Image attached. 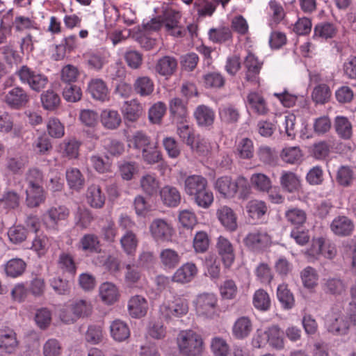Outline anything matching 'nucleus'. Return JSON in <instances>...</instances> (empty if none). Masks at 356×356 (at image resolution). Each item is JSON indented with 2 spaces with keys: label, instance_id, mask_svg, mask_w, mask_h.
Segmentation results:
<instances>
[{
  "label": "nucleus",
  "instance_id": "e433bc0d",
  "mask_svg": "<svg viewBox=\"0 0 356 356\" xmlns=\"http://www.w3.org/2000/svg\"><path fill=\"white\" fill-rule=\"evenodd\" d=\"M86 200L92 207L99 209L104 206L106 197L99 186L92 184L88 188Z\"/></svg>",
  "mask_w": 356,
  "mask_h": 356
},
{
  "label": "nucleus",
  "instance_id": "7c9ffc66",
  "mask_svg": "<svg viewBox=\"0 0 356 356\" xmlns=\"http://www.w3.org/2000/svg\"><path fill=\"white\" fill-rule=\"evenodd\" d=\"M28 161V157L24 155L8 156L6 159L5 169L13 175L21 174L27 165Z\"/></svg>",
  "mask_w": 356,
  "mask_h": 356
},
{
  "label": "nucleus",
  "instance_id": "7ed1b4c3",
  "mask_svg": "<svg viewBox=\"0 0 356 356\" xmlns=\"http://www.w3.org/2000/svg\"><path fill=\"white\" fill-rule=\"evenodd\" d=\"M177 340L179 351L185 356H197L202 351L203 339L193 330L181 331Z\"/></svg>",
  "mask_w": 356,
  "mask_h": 356
},
{
  "label": "nucleus",
  "instance_id": "0e129e2a",
  "mask_svg": "<svg viewBox=\"0 0 356 356\" xmlns=\"http://www.w3.org/2000/svg\"><path fill=\"white\" fill-rule=\"evenodd\" d=\"M331 92L326 84L316 86L312 92V98L317 104H325L330 97Z\"/></svg>",
  "mask_w": 356,
  "mask_h": 356
},
{
  "label": "nucleus",
  "instance_id": "0eeeda50",
  "mask_svg": "<svg viewBox=\"0 0 356 356\" xmlns=\"http://www.w3.org/2000/svg\"><path fill=\"white\" fill-rule=\"evenodd\" d=\"M69 309L72 314L68 315L67 309H63L60 314L61 321L65 323H74L80 317L89 316L92 313V306L89 300L78 299L72 302Z\"/></svg>",
  "mask_w": 356,
  "mask_h": 356
},
{
  "label": "nucleus",
  "instance_id": "473e14b6",
  "mask_svg": "<svg viewBox=\"0 0 356 356\" xmlns=\"http://www.w3.org/2000/svg\"><path fill=\"white\" fill-rule=\"evenodd\" d=\"M280 179L282 188L287 192L293 193L300 188V177L293 172L282 171Z\"/></svg>",
  "mask_w": 356,
  "mask_h": 356
},
{
  "label": "nucleus",
  "instance_id": "603ef678",
  "mask_svg": "<svg viewBox=\"0 0 356 356\" xmlns=\"http://www.w3.org/2000/svg\"><path fill=\"white\" fill-rule=\"evenodd\" d=\"M81 143L75 138L65 140L60 144V149L64 156L69 159H76L79 154Z\"/></svg>",
  "mask_w": 356,
  "mask_h": 356
},
{
  "label": "nucleus",
  "instance_id": "393cba45",
  "mask_svg": "<svg viewBox=\"0 0 356 356\" xmlns=\"http://www.w3.org/2000/svg\"><path fill=\"white\" fill-rule=\"evenodd\" d=\"M102 125L106 129H117L122 123V118L118 111L114 109H104L100 114Z\"/></svg>",
  "mask_w": 356,
  "mask_h": 356
},
{
  "label": "nucleus",
  "instance_id": "69168bd1",
  "mask_svg": "<svg viewBox=\"0 0 356 356\" xmlns=\"http://www.w3.org/2000/svg\"><path fill=\"white\" fill-rule=\"evenodd\" d=\"M252 185L259 191H268L271 188L270 178L263 173L253 174L250 177Z\"/></svg>",
  "mask_w": 356,
  "mask_h": 356
},
{
  "label": "nucleus",
  "instance_id": "9d476101",
  "mask_svg": "<svg viewBox=\"0 0 356 356\" xmlns=\"http://www.w3.org/2000/svg\"><path fill=\"white\" fill-rule=\"evenodd\" d=\"M3 102L13 109H20L30 101L28 92L19 86L15 87L3 95Z\"/></svg>",
  "mask_w": 356,
  "mask_h": 356
},
{
  "label": "nucleus",
  "instance_id": "8fccbe9b",
  "mask_svg": "<svg viewBox=\"0 0 356 356\" xmlns=\"http://www.w3.org/2000/svg\"><path fill=\"white\" fill-rule=\"evenodd\" d=\"M281 159L289 164L298 163L302 159V153L298 146L284 147L280 153Z\"/></svg>",
  "mask_w": 356,
  "mask_h": 356
},
{
  "label": "nucleus",
  "instance_id": "ddd939ff",
  "mask_svg": "<svg viewBox=\"0 0 356 356\" xmlns=\"http://www.w3.org/2000/svg\"><path fill=\"white\" fill-rule=\"evenodd\" d=\"M87 90L95 100L106 102L110 99L108 86L101 79H91L88 83Z\"/></svg>",
  "mask_w": 356,
  "mask_h": 356
},
{
  "label": "nucleus",
  "instance_id": "72a5a7b5",
  "mask_svg": "<svg viewBox=\"0 0 356 356\" xmlns=\"http://www.w3.org/2000/svg\"><path fill=\"white\" fill-rule=\"evenodd\" d=\"M219 118L225 124H236L240 119L238 108L232 104L222 105L218 110Z\"/></svg>",
  "mask_w": 356,
  "mask_h": 356
},
{
  "label": "nucleus",
  "instance_id": "c9c22d12",
  "mask_svg": "<svg viewBox=\"0 0 356 356\" xmlns=\"http://www.w3.org/2000/svg\"><path fill=\"white\" fill-rule=\"evenodd\" d=\"M69 215V209L65 207H51L47 213L46 224L54 227L60 222L65 220Z\"/></svg>",
  "mask_w": 356,
  "mask_h": 356
},
{
  "label": "nucleus",
  "instance_id": "de8ad7c7",
  "mask_svg": "<svg viewBox=\"0 0 356 356\" xmlns=\"http://www.w3.org/2000/svg\"><path fill=\"white\" fill-rule=\"evenodd\" d=\"M40 100L42 107L47 111L57 109L60 104V96L53 90H47L42 93Z\"/></svg>",
  "mask_w": 356,
  "mask_h": 356
},
{
  "label": "nucleus",
  "instance_id": "6e6552de",
  "mask_svg": "<svg viewBox=\"0 0 356 356\" xmlns=\"http://www.w3.org/2000/svg\"><path fill=\"white\" fill-rule=\"evenodd\" d=\"M163 26L165 32L176 38L186 35L185 29L179 25L181 15L173 9L165 10L162 14Z\"/></svg>",
  "mask_w": 356,
  "mask_h": 356
},
{
  "label": "nucleus",
  "instance_id": "774afa93",
  "mask_svg": "<svg viewBox=\"0 0 356 356\" xmlns=\"http://www.w3.org/2000/svg\"><path fill=\"white\" fill-rule=\"evenodd\" d=\"M26 264L21 259H12L6 265V274L10 277L20 275L24 270Z\"/></svg>",
  "mask_w": 356,
  "mask_h": 356
},
{
  "label": "nucleus",
  "instance_id": "ea45409f",
  "mask_svg": "<svg viewBox=\"0 0 356 356\" xmlns=\"http://www.w3.org/2000/svg\"><path fill=\"white\" fill-rule=\"evenodd\" d=\"M284 217L286 221L295 227L303 225L307 220L306 212L296 207H291L286 210Z\"/></svg>",
  "mask_w": 356,
  "mask_h": 356
},
{
  "label": "nucleus",
  "instance_id": "864d4df0",
  "mask_svg": "<svg viewBox=\"0 0 356 356\" xmlns=\"http://www.w3.org/2000/svg\"><path fill=\"white\" fill-rule=\"evenodd\" d=\"M300 278L304 287L311 289L318 284V275L316 269L307 266L300 272Z\"/></svg>",
  "mask_w": 356,
  "mask_h": 356
},
{
  "label": "nucleus",
  "instance_id": "6ab92c4d",
  "mask_svg": "<svg viewBox=\"0 0 356 356\" xmlns=\"http://www.w3.org/2000/svg\"><path fill=\"white\" fill-rule=\"evenodd\" d=\"M247 104L254 113L265 115L269 112L267 102L262 95L257 92H250L247 96Z\"/></svg>",
  "mask_w": 356,
  "mask_h": 356
},
{
  "label": "nucleus",
  "instance_id": "3c124183",
  "mask_svg": "<svg viewBox=\"0 0 356 356\" xmlns=\"http://www.w3.org/2000/svg\"><path fill=\"white\" fill-rule=\"evenodd\" d=\"M277 296L285 309H290L294 306V297L285 284H280L277 290Z\"/></svg>",
  "mask_w": 356,
  "mask_h": 356
},
{
  "label": "nucleus",
  "instance_id": "5701e85b",
  "mask_svg": "<svg viewBox=\"0 0 356 356\" xmlns=\"http://www.w3.org/2000/svg\"><path fill=\"white\" fill-rule=\"evenodd\" d=\"M177 60L170 56H165L159 58L155 65V71L163 76H170L177 70Z\"/></svg>",
  "mask_w": 356,
  "mask_h": 356
},
{
  "label": "nucleus",
  "instance_id": "2f4dec72",
  "mask_svg": "<svg viewBox=\"0 0 356 356\" xmlns=\"http://www.w3.org/2000/svg\"><path fill=\"white\" fill-rule=\"evenodd\" d=\"M110 333L115 341L121 342L129 337L130 330L124 321L115 319L110 325Z\"/></svg>",
  "mask_w": 356,
  "mask_h": 356
},
{
  "label": "nucleus",
  "instance_id": "4d7b16f0",
  "mask_svg": "<svg viewBox=\"0 0 356 356\" xmlns=\"http://www.w3.org/2000/svg\"><path fill=\"white\" fill-rule=\"evenodd\" d=\"M128 145L138 149H145L151 145L149 138L142 131H136L127 140Z\"/></svg>",
  "mask_w": 356,
  "mask_h": 356
},
{
  "label": "nucleus",
  "instance_id": "1a4fd4ad",
  "mask_svg": "<svg viewBox=\"0 0 356 356\" xmlns=\"http://www.w3.org/2000/svg\"><path fill=\"white\" fill-rule=\"evenodd\" d=\"M149 230L152 238L158 242L170 241L175 232L171 223L162 218L154 219Z\"/></svg>",
  "mask_w": 356,
  "mask_h": 356
},
{
  "label": "nucleus",
  "instance_id": "a19ab883",
  "mask_svg": "<svg viewBox=\"0 0 356 356\" xmlns=\"http://www.w3.org/2000/svg\"><path fill=\"white\" fill-rule=\"evenodd\" d=\"M177 121V133L181 140L190 147H193L195 142V135L193 130L187 124L186 118L185 120Z\"/></svg>",
  "mask_w": 356,
  "mask_h": 356
},
{
  "label": "nucleus",
  "instance_id": "dca6fc26",
  "mask_svg": "<svg viewBox=\"0 0 356 356\" xmlns=\"http://www.w3.org/2000/svg\"><path fill=\"white\" fill-rule=\"evenodd\" d=\"M196 265L192 262H187L179 267L172 277V281L177 283H188L197 274Z\"/></svg>",
  "mask_w": 356,
  "mask_h": 356
},
{
  "label": "nucleus",
  "instance_id": "a211bd4d",
  "mask_svg": "<svg viewBox=\"0 0 356 356\" xmlns=\"http://www.w3.org/2000/svg\"><path fill=\"white\" fill-rule=\"evenodd\" d=\"M252 329L253 325L250 318L247 316H241L234 323L232 332L235 339H244L249 337Z\"/></svg>",
  "mask_w": 356,
  "mask_h": 356
},
{
  "label": "nucleus",
  "instance_id": "680f3d73",
  "mask_svg": "<svg viewBox=\"0 0 356 356\" xmlns=\"http://www.w3.org/2000/svg\"><path fill=\"white\" fill-rule=\"evenodd\" d=\"M47 131L48 134L54 138H60L65 134L64 125L60 120L55 118H51L47 122Z\"/></svg>",
  "mask_w": 356,
  "mask_h": 356
},
{
  "label": "nucleus",
  "instance_id": "bb28decb",
  "mask_svg": "<svg viewBox=\"0 0 356 356\" xmlns=\"http://www.w3.org/2000/svg\"><path fill=\"white\" fill-rule=\"evenodd\" d=\"M46 200V192L43 186L27 187L26 203L30 208H35L43 204Z\"/></svg>",
  "mask_w": 356,
  "mask_h": 356
},
{
  "label": "nucleus",
  "instance_id": "49530a36",
  "mask_svg": "<svg viewBox=\"0 0 356 356\" xmlns=\"http://www.w3.org/2000/svg\"><path fill=\"white\" fill-rule=\"evenodd\" d=\"M252 304L259 311L266 312L269 310L271 301L267 291L263 289L257 290L253 294Z\"/></svg>",
  "mask_w": 356,
  "mask_h": 356
},
{
  "label": "nucleus",
  "instance_id": "f704fd0d",
  "mask_svg": "<svg viewBox=\"0 0 356 356\" xmlns=\"http://www.w3.org/2000/svg\"><path fill=\"white\" fill-rule=\"evenodd\" d=\"M65 177L70 189L79 191L84 186V176L76 168H67L65 172Z\"/></svg>",
  "mask_w": 356,
  "mask_h": 356
},
{
  "label": "nucleus",
  "instance_id": "20e7f679",
  "mask_svg": "<svg viewBox=\"0 0 356 356\" xmlns=\"http://www.w3.org/2000/svg\"><path fill=\"white\" fill-rule=\"evenodd\" d=\"M188 302L180 296L165 298L159 307L160 318L169 321L186 315L188 312Z\"/></svg>",
  "mask_w": 356,
  "mask_h": 356
},
{
  "label": "nucleus",
  "instance_id": "13d9d810",
  "mask_svg": "<svg viewBox=\"0 0 356 356\" xmlns=\"http://www.w3.org/2000/svg\"><path fill=\"white\" fill-rule=\"evenodd\" d=\"M44 175L38 168H29L25 175L27 187L43 186Z\"/></svg>",
  "mask_w": 356,
  "mask_h": 356
},
{
  "label": "nucleus",
  "instance_id": "aec40b11",
  "mask_svg": "<svg viewBox=\"0 0 356 356\" xmlns=\"http://www.w3.org/2000/svg\"><path fill=\"white\" fill-rule=\"evenodd\" d=\"M353 222L346 216L336 217L330 225L332 232L340 236H346L352 234L354 230Z\"/></svg>",
  "mask_w": 356,
  "mask_h": 356
},
{
  "label": "nucleus",
  "instance_id": "4468645a",
  "mask_svg": "<svg viewBox=\"0 0 356 356\" xmlns=\"http://www.w3.org/2000/svg\"><path fill=\"white\" fill-rule=\"evenodd\" d=\"M216 248L225 267L229 268L235 259L233 245L227 238L220 236L218 238Z\"/></svg>",
  "mask_w": 356,
  "mask_h": 356
},
{
  "label": "nucleus",
  "instance_id": "b1692460",
  "mask_svg": "<svg viewBox=\"0 0 356 356\" xmlns=\"http://www.w3.org/2000/svg\"><path fill=\"white\" fill-rule=\"evenodd\" d=\"M18 346L16 333L8 327L0 329V349L11 353Z\"/></svg>",
  "mask_w": 356,
  "mask_h": 356
},
{
  "label": "nucleus",
  "instance_id": "a878e982",
  "mask_svg": "<svg viewBox=\"0 0 356 356\" xmlns=\"http://www.w3.org/2000/svg\"><path fill=\"white\" fill-rule=\"evenodd\" d=\"M143 106L136 98L126 101L122 107V113L124 118L130 121H136L143 114Z\"/></svg>",
  "mask_w": 356,
  "mask_h": 356
},
{
  "label": "nucleus",
  "instance_id": "052dcab7",
  "mask_svg": "<svg viewBox=\"0 0 356 356\" xmlns=\"http://www.w3.org/2000/svg\"><path fill=\"white\" fill-rule=\"evenodd\" d=\"M211 349L214 356H228L229 346L225 339L215 337L211 341Z\"/></svg>",
  "mask_w": 356,
  "mask_h": 356
},
{
  "label": "nucleus",
  "instance_id": "39448f33",
  "mask_svg": "<svg viewBox=\"0 0 356 356\" xmlns=\"http://www.w3.org/2000/svg\"><path fill=\"white\" fill-rule=\"evenodd\" d=\"M17 74L22 83L28 85L33 91L39 92L45 88L49 83L48 77L40 72H35L27 66H22Z\"/></svg>",
  "mask_w": 356,
  "mask_h": 356
},
{
  "label": "nucleus",
  "instance_id": "c03bdc74",
  "mask_svg": "<svg viewBox=\"0 0 356 356\" xmlns=\"http://www.w3.org/2000/svg\"><path fill=\"white\" fill-rule=\"evenodd\" d=\"M334 129L338 136L343 139H349L352 136V124L344 116H337L334 120Z\"/></svg>",
  "mask_w": 356,
  "mask_h": 356
},
{
  "label": "nucleus",
  "instance_id": "e2e57ef3",
  "mask_svg": "<svg viewBox=\"0 0 356 356\" xmlns=\"http://www.w3.org/2000/svg\"><path fill=\"white\" fill-rule=\"evenodd\" d=\"M209 39L216 43H222L229 41L232 38L229 29L222 27L211 29L209 32Z\"/></svg>",
  "mask_w": 356,
  "mask_h": 356
},
{
  "label": "nucleus",
  "instance_id": "5fc2aeb1",
  "mask_svg": "<svg viewBox=\"0 0 356 356\" xmlns=\"http://www.w3.org/2000/svg\"><path fill=\"white\" fill-rule=\"evenodd\" d=\"M170 111L177 120H185L188 116L186 106L183 101L178 98H172L170 102Z\"/></svg>",
  "mask_w": 356,
  "mask_h": 356
},
{
  "label": "nucleus",
  "instance_id": "79ce46f5",
  "mask_svg": "<svg viewBox=\"0 0 356 356\" xmlns=\"http://www.w3.org/2000/svg\"><path fill=\"white\" fill-rule=\"evenodd\" d=\"M140 184L143 191L149 196L156 195L160 188L159 180L155 175L151 174H146L142 176Z\"/></svg>",
  "mask_w": 356,
  "mask_h": 356
},
{
  "label": "nucleus",
  "instance_id": "a18cd8bd",
  "mask_svg": "<svg viewBox=\"0 0 356 356\" xmlns=\"http://www.w3.org/2000/svg\"><path fill=\"white\" fill-rule=\"evenodd\" d=\"M79 248L89 252H99L101 250L99 238L92 234H85L79 241Z\"/></svg>",
  "mask_w": 356,
  "mask_h": 356
},
{
  "label": "nucleus",
  "instance_id": "412c9836",
  "mask_svg": "<svg viewBox=\"0 0 356 356\" xmlns=\"http://www.w3.org/2000/svg\"><path fill=\"white\" fill-rule=\"evenodd\" d=\"M148 310L147 300L139 295L132 296L128 302V311L133 318H141L146 315Z\"/></svg>",
  "mask_w": 356,
  "mask_h": 356
},
{
  "label": "nucleus",
  "instance_id": "f3484780",
  "mask_svg": "<svg viewBox=\"0 0 356 356\" xmlns=\"http://www.w3.org/2000/svg\"><path fill=\"white\" fill-rule=\"evenodd\" d=\"M216 216L227 230L234 232L237 228V218L234 211L227 206H222L216 211Z\"/></svg>",
  "mask_w": 356,
  "mask_h": 356
},
{
  "label": "nucleus",
  "instance_id": "f8f14e48",
  "mask_svg": "<svg viewBox=\"0 0 356 356\" xmlns=\"http://www.w3.org/2000/svg\"><path fill=\"white\" fill-rule=\"evenodd\" d=\"M238 177L235 179L230 176L218 177L214 184L215 190L224 198H233L236 195Z\"/></svg>",
  "mask_w": 356,
  "mask_h": 356
},
{
  "label": "nucleus",
  "instance_id": "37998d69",
  "mask_svg": "<svg viewBox=\"0 0 356 356\" xmlns=\"http://www.w3.org/2000/svg\"><path fill=\"white\" fill-rule=\"evenodd\" d=\"M120 245L126 254L129 255L134 254L138 245V239L136 234L132 231H126L120 238Z\"/></svg>",
  "mask_w": 356,
  "mask_h": 356
},
{
  "label": "nucleus",
  "instance_id": "4c0bfd02",
  "mask_svg": "<svg viewBox=\"0 0 356 356\" xmlns=\"http://www.w3.org/2000/svg\"><path fill=\"white\" fill-rule=\"evenodd\" d=\"M160 196L163 204L168 207H177L181 201V195L174 186H165L160 191Z\"/></svg>",
  "mask_w": 356,
  "mask_h": 356
},
{
  "label": "nucleus",
  "instance_id": "c85d7f7f",
  "mask_svg": "<svg viewBox=\"0 0 356 356\" xmlns=\"http://www.w3.org/2000/svg\"><path fill=\"white\" fill-rule=\"evenodd\" d=\"M268 343L273 348L281 350L284 346L283 332L277 325H273L264 331Z\"/></svg>",
  "mask_w": 356,
  "mask_h": 356
},
{
  "label": "nucleus",
  "instance_id": "58836bf2",
  "mask_svg": "<svg viewBox=\"0 0 356 356\" xmlns=\"http://www.w3.org/2000/svg\"><path fill=\"white\" fill-rule=\"evenodd\" d=\"M99 296L103 302L111 305L116 302L119 298V291L117 286L111 282L102 284L99 289Z\"/></svg>",
  "mask_w": 356,
  "mask_h": 356
},
{
  "label": "nucleus",
  "instance_id": "423d86ee",
  "mask_svg": "<svg viewBox=\"0 0 356 356\" xmlns=\"http://www.w3.org/2000/svg\"><path fill=\"white\" fill-rule=\"evenodd\" d=\"M327 330L334 334H345L350 325L346 318L342 314L341 307L336 306L325 316Z\"/></svg>",
  "mask_w": 356,
  "mask_h": 356
},
{
  "label": "nucleus",
  "instance_id": "2eb2a0df",
  "mask_svg": "<svg viewBox=\"0 0 356 356\" xmlns=\"http://www.w3.org/2000/svg\"><path fill=\"white\" fill-rule=\"evenodd\" d=\"M263 63L251 52H248L245 58L244 65L246 68L245 79L248 81L259 83V74L262 67Z\"/></svg>",
  "mask_w": 356,
  "mask_h": 356
},
{
  "label": "nucleus",
  "instance_id": "4be33fe9",
  "mask_svg": "<svg viewBox=\"0 0 356 356\" xmlns=\"http://www.w3.org/2000/svg\"><path fill=\"white\" fill-rule=\"evenodd\" d=\"M135 93L141 97H149L154 90V82L147 76L136 77L133 83Z\"/></svg>",
  "mask_w": 356,
  "mask_h": 356
},
{
  "label": "nucleus",
  "instance_id": "6e6d98bb",
  "mask_svg": "<svg viewBox=\"0 0 356 356\" xmlns=\"http://www.w3.org/2000/svg\"><path fill=\"white\" fill-rule=\"evenodd\" d=\"M323 291L332 295H341L345 291V285L337 278L324 279L322 285Z\"/></svg>",
  "mask_w": 356,
  "mask_h": 356
},
{
  "label": "nucleus",
  "instance_id": "09e8293b",
  "mask_svg": "<svg viewBox=\"0 0 356 356\" xmlns=\"http://www.w3.org/2000/svg\"><path fill=\"white\" fill-rule=\"evenodd\" d=\"M246 211L252 219H260L267 212L268 207L264 201L252 200L248 202Z\"/></svg>",
  "mask_w": 356,
  "mask_h": 356
},
{
  "label": "nucleus",
  "instance_id": "cd10ccee",
  "mask_svg": "<svg viewBox=\"0 0 356 356\" xmlns=\"http://www.w3.org/2000/svg\"><path fill=\"white\" fill-rule=\"evenodd\" d=\"M159 259L161 264L165 270H172L181 261L179 254L172 248H165L161 250L159 253Z\"/></svg>",
  "mask_w": 356,
  "mask_h": 356
},
{
  "label": "nucleus",
  "instance_id": "338daca9",
  "mask_svg": "<svg viewBox=\"0 0 356 356\" xmlns=\"http://www.w3.org/2000/svg\"><path fill=\"white\" fill-rule=\"evenodd\" d=\"M28 232L26 229L20 225H13L8 232V236L13 243L18 244L24 241L27 237Z\"/></svg>",
  "mask_w": 356,
  "mask_h": 356
},
{
  "label": "nucleus",
  "instance_id": "bf43d9fd",
  "mask_svg": "<svg viewBox=\"0 0 356 356\" xmlns=\"http://www.w3.org/2000/svg\"><path fill=\"white\" fill-rule=\"evenodd\" d=\"M119 173L122 179L131 180L138 172V165L134 161H123L118 164Z\"/></svg>",
  "mask_w": 356,
  "mask_h": 356
},
{
  "label": "nucleus",
  "instance_id": "9b49d317",
  "mask_svg": "<svg viewBox=\"0 0 356 356\" xmlns=\"http://www.w3.org/2000/svg\"><path fill=\"white\" fill-rule=\"evenodd\" d=\"M244 243L252 250H261L270 245L271 236L265 230L254 229L248 234L244 238Z\"/></svg>",
  "mask_w": 356,
  "mask_h": 356
},
{
  "label": "nucleus",
  "instance_id": "c756f323",
  "mask_svg": "<svg viewBox=\"0 0 356 356\" xmlns=\"http://www.w3.org/2000/svg\"><path fill=\"white\" fill-rule=\"evenodd\" d=\"M194 116L199 126L211 127L214 122L215 112L207 106L200 105L194 111Z\"/></svg>",
  "mask_w": 356,
  "mask_h": 356
},
{
  "label": "nucleus",
  "instance_id": "f03ea898",
  "mask_svg": "<svg viewBox=\"0 0 356 356\" xmlns=\"http://www.w3.org/2000/svg\"><path fill=\"white\" fill-rule=\"evenodd\" d=\"M218 299L213 293H202L194 300L196 314L204 319H213L220 314Z\"/></svg>",
  "mask_w": 356,
  "mask_h": 356
},
{
  "label": "nucleus",
  "instance_id": "f257e3e1",
  "mask_svg": "<svg viewBox=\"0 0 356 356\" xmlns=\"http://www.w3.org/2000/svg\"><path fill=\"white\" fill-rule=\"evenodd\" d=\"M184 192L200 207L207 209L213 202V195L208 188L206 178L201 175H193L187 177L184 181Z\"/></svg>",
  "mask_w": 356,
  "mask_h": 356
}]
</instances>
